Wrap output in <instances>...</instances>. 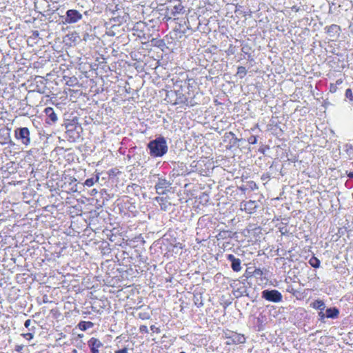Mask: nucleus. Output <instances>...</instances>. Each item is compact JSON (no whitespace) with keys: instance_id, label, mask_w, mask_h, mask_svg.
Masks as SVG:
<instances>
[{"instance_id":"obj_1","label":"nucleus","mask_w":353,"mask_h":353,"mask_svg":"<svg viewBox=\"0 0 353 353\" xmlns=\"http://www.w3.org/2000/svg\"><path fill=\"white\" fill-rule=\"evenodd\" d=\"M61 127L64 128V138L70 143H75L81 138L83 128L79 123L77 117L64 119Z\"/></svg>"},{"instance_id":"obj_2","label":"nucleus","mask_w":353,"mask_h":353,"mask_svg":"<svg viewBox=\"0 0 353 353\" xmlns=\"http://www.w3.org/2000/svg\"><path fill=\"white\" fill-rule=\"evenodd\" d=\"M150 155L153 158L162 157L168 150L167 141L163 136H159L151 140L147 144Z\"/></svg>"},{"instance_id":"obj_3","label":"nucleus","mask_w":353,"mask_h":353,"mask_svg":"<svg viewBox=\"0 0 353 353\" xmlns=\"http://www.w3.org/2000/svg\"><path fill=\"white\" fill-rule=\"evenodd\" d=\"M153 177L157 178L154 187L158 194H163L170 191L172 184V181L170 177L167 179L165 174L161 175L159 174H154Z\"/></svg>"},{"instance_id":"obj_4","label":"nucleus","mask_w":353,"mask_h":353,"mask_svg":"<svg viewBox=\"0 0 353 353\" xmlns=\"http://www.w3.org/2000/svg\"><path fill=\"white\" fill-rule=\"evenodd\" d=\"M83 19L82 14L74 9L68 10L65 14L59 17L60 24H72L76 23Z\"/></svg>"},{"instance_id":"obj_5","label":"nucleus","mask_w":353,"mask_h":353,"mask_svg":"<svg viewBox=\"0 0 353 353\" xmlns=\"http://www.w3.org/2000/svg\"><path fill=\"white\" fill-rule=\"evenodd\" d=\"M30 130L26 127L18 128L14 130L15 138L26 146L30 143Z\"/></svg>"},{"instance_id":"obj_6","label":"nucleus","mask_w":353,"mask_h":353,"mask_svg":"<svg viewBox=\"0 0 353 353\" xmlns=\"http://www.w3.org/2000/svg\"><path fill=\"white\" fill-rule=\"evenodd\" d=\"M261 297L266 301L279 303L282 301L283 296L280 292L276 290H264L261 292Z\"/></svg>"},{"instance_id":"obj_7","label":"nucleus","mask_w":353,"mask_h":353,"mask_svg":"<svg viewBox=\"0 0 353 353\" xmlns=\"http://www.w3.org/2000/svg\"><path fill=\"white\" fill-rule=\"evenodd\" d=\"M241 140L238 139L232 132H226L223 137V141L227 143L226 148L228 150L238 148Z\"/></svg>"},{"instance_id":"obj_8","label":"nucleus","mask_w":353,"mask_h":353,"mask_svg":"<svg viewBox=\"0 0 353 353\" xmlns=\"http://www.w3.org/2000/svg\"><path fill=\"white\" fill-rule=\"evenodd\" d=\"M225 338L230 341L227 342L228 345L231 344H243L245 343V337L243 334H239L232 331H228L225 333Z\"/></svg>"},{"instance_id":"obj_9","label":"nucleus","mask_w":353,"mask_h":353,"mask_svg":"<svg viewBox=\"0 0 353 353\" xmlns=\"http://www.w3.org/2000/svg\"><path fill=\"white\" fill-rule=\"evenodd\" d=\"M88 346L90 353H100L99 349L102 348L103 345L102 342L97 338L92 337L88 341Z\"/></svg>"},{"instance_id":"obj_10","label":"nucleus","mask_w":353,"mask_h":353,"mask_svg":"<svg viewBox=\"0 0 353 353\" xmlns=\"http://www.w3.org/2000/svg\"><path fill=\"white\" fill-rule=\"evenodd\" d=\"M225 257L231 263V268L234 272H238L241 271L242 268L241 261L239 258H236L232 254H226Z\"/></svg>"},{"instance_id":"obj_11","label":"nucleus","mask_w":353,"mask_h":353,"mask_svg":"<svg viewBox=\"0 0 353 353\" xmlns=\"http://www.w3.org/2000/svg\"><path fill=\"white\" fill-rule=\"evenodd\" d=\"M44 112L46 114V123L49 125L54 124L57 120L58 117L57 114L55 113L54 109L51 107H48L45 109Z\"/></svg>"},{"instance_id":"obj_12","label":"nucleus","mask_w":353,"mask_h":353,"mask_svg":"<svg viewBox=\"0 0 353 353\" xmlns=\"http://www.w3.org/2000/svg\"><path fill=\"white\" fill-rule=\"evenodd\" d=\"M241 208H243V210L246 212L252 214L256 212L258 208V204L256 201L250 200L248 201L241 203Z\"/></svg>"},{"instance_id":"obj_13","label":"nucleus","mask_w":353,"mask_h":353,"mask_svg":"<svg viewBox=\"0 0 353 353\" xmlns=\"http://www.w3.org/2000/svg\"><path fill=\"white\" fill-rule=\"evenodd\" d=\"M10 132V130L8 128H2L0 130V143L1 145L12 142Z\"/></svg>"},{"instance_id":"obj_14","label":"nucleus","mask_w":353,"mask_h":353,"mask_svg":"<svg viewBox=\"0 0 353 353\" xmlns=\"http://www.w3.org/2000/svg\"><path fill=\"white\" fill-rule=\"evenodd\" d=\"M266 321V316L263 314H260L258 317L256 318L254 322V329L256 331L261 332L265 328V324Z\"/></svg>"},{"instance_id":"obj_15","label":"nucleus","mask_w":353,"mask_h":353,"mask_svg":"<svg viewBox=\"0 0 353 353\" xmlns=\"http://www.w3.org/2000/svg\"><path fill=\"white\" fill-rule=\"evenodd\" d=\"M339 310L336 307L327 308L325 310V316L327 319H336L339 317Z\"/></svg>"},{"instance_id":"obj_16","label":"nucleus","mask_w":353,"mask_h":353,"mask_svg":"<svg viewBox=\"0 0 353 353\" xmlns=\"http://www.w3.org/2000/svg\"><path fill=\"white\" fill-rule=\"evenodd\" d=\"M325 29L326 30V32L330 36L339 34L341 30L340 26L336 24H332L330 26H326Z\"/></svg>"},{"instance_id":"obj_17","label":"nucleus","mask_w":353,"mask_h":353,"mask_svg":"<svg viewBox=\"0 0 353 353\" xmlns=\"http://www.w3.org/2000/svg\"><path fill=\"white\" fill-rule=\"evenodd\" d=\"M176 96V99L175 100V104H185L188 105V98L184 96L182 93L179 92V91H176L174 92Z\"/></svg>"},{"instance_id":"obj_18","label":"nucleus","mask_w":353,"mask_h":353,"mask_svg":"<svg viewBox=\"0 0 353 353\" xmlns=\"http://www.w3.org/2000/svg\"><path fill=\"white\" fill-rule=\"evenodd\" d=\"M99 175L100 173H96L94 175H93L91 178L87 179L85 182L83 183L84 185H86L88 187L92 186L95 183H97L99 179Z\"/></svg>"},{"instance_id":"obj_19","label":"nucleus","mask_w":353,"mask_h":353,"mask_svg":"<svg viewBox=\"0 0 353 353\" xmlns=\"http://www.w3.org/2000/svg\"><path fill=\"white\" fill-rule=\"evenodd\" d=\"M310 306L314 309L319 310H324L325 309V304L322 300H316L310 303Z\"/></svg>"},{"instance_id":"obj_20","label":"nucleus","mask_w":353,"mask_h":353,"mask_svg":"<svg viewBox=\"0 0 353 353\" xmlns=\"http://www.w3.org/2000/svg\"><path fill=\"white\" fill-rule=\"evenodd\" d=\"M93 327L94 323L91 321H81L78 324V327L82 331H85L90 328H92Z\"/></svg>"},{"instance_id":"obj_21","label":"nucleus","mask_w":353,"mask_h":353,"mask_svg":"<svg viewBox=\"0 0 353 353\" xmlns=\"http://www.w3.org/2000/svg\"><path fill=\"white\" fill-rule=\"evenodd\" d=\"M34 324H36L35 321H32L30 319H28L25 321L24 326L28 329V332H36L37 328Z\"/></svg>"},{"instance_id":"obj_22","label":"nucleus","mask_w":353,"mask_h":353,"mask_svg":"<svg viewBox=\"0 0 353 353\" xmlns=\"http://www.w3.org/2000/svg\"><path fill=\"white\" fill-rule=\"evenodd\" d=\"M183 10V6L181 3H179L177 5L173 6V8L170 10V14L173 16H175L178 14L181 13Z\"/></svg>"},{"instance_id":"obj_23","label":"nucleus","mask_w":353,"mask_h":353,"mask_svg":"<svg viewBox=\"0 0 353 353\" xmlns=\"http://www.w3.org/2000/svg\"><path fill=\"white\" fill-rule=\"evenodd\" d=\"M194 303L198 307H201L203 305L201 294H194L193 296Z\"/></svg>"},{"instance_id":"obj_24","label":"nucleus","mask_w":353,"mask_h":353,"mask_svg":"<svg viewBox=\"0 0 353 353\" xmlns=\"http://www.w3.org/2000/svg\"><path fill=\"white\" fill-rule=\"evenodd\" d=\"M172 164L174 165L173 170H176V168H179L181 171V174H183L185 172H186V171H187L186 166L183 163L174 162V163H172Z\"/></svg>"},{"instance_id":"obj_25","label":"nucleus","mask_w":353,"mask_h":353,"mask_svg":"<svg viewBox=\"0 0 353 353\" xmlns=\"http://www.w3.org/2000/svg\"><path fill=\"white\" fill-rule=\"evenodd\" d=\"M308 263H309V264L312 267H313L314 268H319L320 267V264H321L320 260L318 258H316V256H314L310 258V259L309 260Z\"/></svg>"},{"instance_id":"obj_26","label":"nucleus","mask_w":353,"mask_h":353,"mask_svg":"<svg viewBox=\"0 0 353 353\" xmlns=\"http://www.w3.org/2000/svg\"><path fill=\"white\" fill-rule=\"evenodd\" d=\"M217 239H225L228 237H230V232L228 230H222L220 231L219 233L216 236Z\"/></svg>"},{"instance_id":"obj_27","label":"nucleus","mask_w":353,"mask_h":353,"mask_svg":"<svg viewBox=\"0 0 353 353\" xmlns=\"http://www.w3.org/2000/svg\"><path fill=\"white\" fill-rule=\"evenodd\" d=\"M123 205L125 209H127L131 212H133L136 210V206L134 205V204L130 202V201L128 200L124 202Z\"/></svg>"},{"instance_id":"obj_28","label":"nucleus","mask_w":353,"mask_h":353,"mask_svg":"<svg viewBox=\"0 0 353 353\" xmlns=\"http://www.w3.org/2000/svg\"><path fill=\"white\" fill-rule=\"evenodd\" d=\"M247 74L246 68L244 66H239L237 68L236 74L239 76L241 79L243 78Z\"/></svg>"},{"instance_id":"obj_29","label":"nucleus","mask_w":353,"mask_h":353,"mask_svg":"<svg viewBox=\"0 0 353 353\" xmlns=\"http://www.w3.org/2000/svg\"><path fill=\"white\" fill-rule=\"evenodd\" d=\"M138 317L142 320H148L150 318V314L147 312H139Z\"/></svg>"},{"instance_id":"obj_30","label":"nucleus","mask_w":353,"mask_h":353,"mask_svg":"<svg viewBox=\"0 0 353 353\" xmlns=\"http://www.w3.org/2000/svg\"><path fill=\"white\" fill-rule=\"evenodd\" d=\"M35 332H28L27 333L21 334V335L28 341H30L33 339Z\"/></svg>"},{"instance_id":"obj_31","label":"nucleus","mask_w":353,"mask_h":353,"mask_svg":"<svg viewBox=\"0 0 353 353\" xmlns=\"http://www.w3.org/2000/svg\"><path fill=\"white\" fill-rule=\"evenodd\" d=\"M253 276V272H250L249 270V269H247L244 273V274L242 276V279L245 278L244 279H243V281H245L247 279H248L249 277H251Z\"/></svg>"},{"instance_id":"obj_32","label":"nucleus","mask_w":353,"mask_h":353,"mask_svg":"<svg viewBox=\"0 0 353 353\" xmlns=\"http://www.w3.org/2000/svg\"><path fill=\"white\" fill-rule=\"evenodd\" d=\"M345 94L346 98L349 99L350 101H353V94L350 88H348L345 90Z\"/></svg>"},{"instance_id":"obj_33","label":"nucleus","mask_w":353,"mask_h":353,"mask_svg":"<svg viewBox=\"0 0 353 353\" xmlns=\"http://www.w3.org/2000/svg\"><path fill=\"white\" fill-rule=\"evenodd\" d=\"M257 137L254 135H252L248 139V142L250 144H256L257 143Z\"/></svg>"},{"instance_id":"obj_34","label":"nucleus","mask_w":353,"mask_h":353,"mask_svg":"<svg viewBox=\"0 0 353 353\" xmlns=\"http://www.w3.org/2000/svg\"><path fill=\"white\" fill-rule=\"evenodd\" d=\"M318 316H319V320L321 322H324V319L326 318L325 312L324 313L323 310H319V312L318 313Z\"/></svg>"},{"instance_id":"obj_35","label":"nucleus","mask_w":353,"mask_h":353,"mask_svg":"<svg viewBox=\"0 0 353 353\" xmlns=\"http://www.w3.org/2000/svg\"><path fill=\"white\" fill-rule=\"evenodd\" d=\"M247 185H248V189H250L252 190H254L257 188V185H256V183L252 181L248 182Z\"/></svg>"},{"instance_id":"obj_36","label":"nucleus","mask_w":353,"mask_h":353,"mask_svg":"<svg viewBox=\"0 0 353 353\" xmlns=\"http://www.w3.org/2000/svg\"><path fill=\"white\" fill-rule=\"evenodd\" d=\"M268 149H269V146H268V145H261V146L259 148L258 151H259V152H260L261 154H265V151H266L267 150H268Z\"/></svg>"},{"instance_id":"obj_37","label":"nucleus","mask_w":353,"mask_h":353,"mask_svg":"<svg viewBox=\"0 0 353 353\" xmlns=\"http://www.w3.org/2000/svg\"><path fill=\"white\" fill-rule=\"evenodd\" d=\"M263 271L260 268H255V270L253 272V276H261L263 275Z\"/></svg>"},{"instance_id":"obj_38","label":"nucleus","mask_w":353,"mask_h":353,"mask_svg":"<svg viewBox=\"0 0 353 353\" xmlns=\"http://www.w3.org/2000/svg\"><path fill=\"white\" fill-rule=\"evenodd\" d=\"M139 331L141 333H148V327L145 325H142L139 327Z\"/></svg>"},{"instance_id":"obj_39","label":"nucleus","mask_w":353,"mask_h":353,"mask_svg":"<svg viewBox=\"0 0 353 353\" xmlns=\"http://www.w3.org/2000/svg\"><path fill=\"white\" fill-rule=\"evenodd\" d=\"M23 347H24L23 345H16L14 347V350L17 352L21 353V351L23 350Z\"/></svg>"},{"instance_id":"obj_40","label":"nucleus","mask_w":353,"mask_h":353,"mask_svg":"<svg viewBox=\"0 0 353 353\" xmlns=\"http://www.w3.org/2000/svg\"><path fill=\"white\" fill-rule=\"evenodd\" d=\"M150 330L154 332H156V333H160L161 332V330L159 327H156L154 325H152L150 326Z\"/></svg>"},{"instance_id":"obj_41","label":"nucleus","mask_w":353,"mask_h":353,"mask_svg":"<svg viewBox=\"0 0 353 353\" xmlns=\"http://www.w3.org/2000/svg\"><path fill=\"white\" fill-rule=\"evenodd\" d=\"M114 353H128V349L127 347H123L121 350H115Z\"/></svg>"},{"instance_id":"obj_42","label":"nucleus","mask_w":353,"mask_h":353,"mask_svg":"<svg viewBox=\"0 0 353 353\" xmlns=\"http://www.w3.org/2000/svg\"><path fill=\"white\" fill-rule=\"evenodd\" d=\"M249 50L250 48L248 47V46H244L241 48V51L245 54H248L249 53Z\"/></svg>"},{"instance_id":"obj_43","label":"nucleus","mask_w":353,"mask_h":353,"mask_svg":"<svg viewBox=\"0 0 353 353\" xmlns=\"http://www.w3.org/2000/svg\"><path fill=\"white\" fill-rule=\"evenodd\" d=\"M24 105L27 106V99H25L24 100H23L20 102V109L24 110L25 109V108H23Z\"/></svg>"},{"instance_id":"obj_44","label":"nucleus","mask_w":353,"mask_h":353,"mask_svg":"<svg viewBox=\"0 0 353 353\" xmlns=\"http://www.w3.org/2000/svg\"><path fill=\"white\" fill-rule=\"evenodd\" d=\"M39 31H37V30L32 31V38L36 39V38L39 37Z\"/></svg>"},{"instance_id":"obj_45","label":"nucleus","mask_w":353,"mask_h":353,"mask_svg":"<svg viewBox=\"0 0 353 353\" xmlns=\"http://www.w3.org/2000/svg\"><path fill=\"white\" fill-rule=\"evenodd\" d=\"M239 189L245 193L246 192V190H248V188L247 185H243L239 187Z\"/></svg>"},{"instance_id":"obj_46","label":"nucleus","mask_w":353,"mask_h":353,"mask_svg":"<svg viewBox=\"0 0 353 353\" xmlns=\"http://www.w3.org/2000/svg\"><path fill=\"white\" fill-rule=\"evenodd\" d=\"M77 81V79L74 78V79H70V81L67 82V84L69 85H73L74 83Z\"/></svg>"},{"instance_id":"obj_47","label":"nucleus","mask_w":353,"mask_h":353,"mask_svg":"<svg viewBox=\"0 0 353 353\" xmlns=\"http://www.w3.org/2000/svg\"><path fill=\"white\" fill-rule=\"evenodd\" d=\"M336 86L333 85V84H331V85H330V91L334 92L336 91Z\"/></svg>"},{"instance_id":"obj_48","label":"nucleus","mask_w":353,"mask_h":353,"mask_svg":"<svg viewBox=\"0 0 353 353\" xmlns=\"http://www.w3.org/2000/svg\"><path fill=\"white\" fill-rule=\"evenodd\" d=\"M248 59L250 61H254V59H253V58H252V55H251L250 53H248Z\"/></svg>"},{"instance_id":"obj_49","label":"nucleus","mask_w":353,"mask_h":353,"mask_svg":"<svg viewBox=\"0 0 353 353\" xmlns=\"http://www.w3.org/2000/svg\"><path fill=\"white\" fill-rule=\"evenodd\" d=\"M347 174V176L352 179H353V172H350L349 173Z\"/></svg>"},{"instance_id":"obj_50","label":"nucleus","mask_w":353,"mask_h":353,"mask_svg":"<svg viewBox=\"0 0 353 353\" xmlns=\"http://www.w3.org/2000/svg\"><path fill=\"white\" fill-rule=\"evenodd\" d=\"M299 311L300 312V314H305V310H304V309H303V308H299Z\"/></svg>"},{"instance_id":"obj_51","label":"nucleus","mask_w":353,"mask_h":353,"mask_svg":"<svg viewBox=\"0 0 353 353\" xmlns=\"http://www.w3.org/2000/svg\"><path fill=\"white\" fill-rule=\"evenodd\" d=\"M137 150V147H132V148H131L130 149L129 152H134V150Z\"/></svg>"},{"instance_id":"obj_52","label":"nucleus","mask_w":353,"mask_h":353,"mask_svg":"<svg viewBox=\"0 0 353 353\" xmlns=\"http://www.w3.org/2000/svg\"><path fill=\"white\" fill-rule=\"evenodd\" d=\"M345 147L347 148V151H348V150H350V149H352V145H348V144H347V145H345Z\"/></svg>"},{"instance_id":"obj_53","label":"nucleus","mask_w":353,"mask_h":353,"mask_svg":"<svg viewBox=\"0 0 353 353\" xmlns=\"http://www.w3.org/2000/svg\"><path fill=\"white\" fill-rule=\"evenodd\" d=\"M345 147L347 148V151H348V150H350V149H352V145H348V144H347V145H345Z\"/></svg>"},{"instance_id":"obj_54","label":"nucleus","mask_w":353,"mask_h":353,"mask_svg":"<svg viewBox=\"0 0 353 353\" xmlns=\"http://www.w3.org/2000/svg\"><path fill=\"white\" fill-rule=\"evenodd\" d=\"M293 10H294L296 12H298L299 10V8H296V6H293Z\"/></svg>"},{"instance_id":"obj_55","label":"nucleus","mask_w":353,"mask_h":353,"mask_svg":"<svg viewBox=\"0 0 353 353\" xmlns=\"http://www.w3.org/2000/svg\"><path fill=\"white\" fill-rule=\"evenodd\" d=\"M342 83V81L341 80H337L336 81V84L339 85Z\"/></svg>"},{"instance_id":"obj_56","label":"nucleus","mask_w":353,"mask_h":353,"mask_svg":"<svg viewBox=\"0 0 353 353\" xmlns=\"http://www.w3.org/2000/svg\"><path fill=\"white\" fill-rule=\"evenodd\" d=\"M38 92H40V93H44V91H43V90H38Z\"/></svg>"},{"instance_id":"obj_57","label":"nucleus","mask_w":353,"mask_h":353,"mask_svg":"<svg viewBox=\"0 0 353 353\" xmlns=\"http://www.w3.org/2000/svg\"><path fill=\"white\" fill-rule=\"evenodd\" d=\"M177 174L179 175L181 173L179 172V170H176Z\"/></svg>"},{"instance_id":"obj_58","label":"nucleus","mask_w":353,"mask_h":353,"mask_svg":"<svg viewBox=\"0 0 353 353\" xmlns=\"http://www.w3.org/2000/svg\"><path fill=\"white\" fill-rule=\"evenodd\" d=\"M352 6L353 7V1H352Z\"/></svg>"},{"instance_id":"obj_59","label":"nucleus","mask_w":353,"mask_h":353,"mask_svg":"<svg viewBox=\"0 0 353 353\" xmlns=\"http://www.w3.org/2000/svg\"><path fill=\"white\" fill-rule=\"evenodd\" d=\"M180 353H185V352H181Z\"/></svg>"},{"instance_id":"obj_60","label":"nucleus","mask_w":353,"mask_h":353,"mask_svg":"<svg viewBox=\"0 0 353 353\" xmlns=\"http://www.w3.org/2000/svg\"><path fill=\"white\" fill-rule=\"evenodd\" d=\"M352 166H353V161H352Z\"/></svg>"}]
</instances>
